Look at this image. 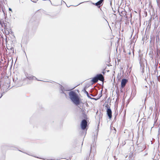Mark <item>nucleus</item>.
<instances>
[{
  "label": "nucleus",
  "mask_w": 160,
  "mask_h": 160,
  "mask_svg": "<svg viewBox=\"0 0 160 160\" xmlns=\"http://www.w3.org/2000/svg\"><path fill=\"white\" fill-rule=\"evenodd\" d=\"M2 95H1V96L0 97V98L2 97Z\"/></svg>",
  "instance_id": "nucleus-11"
},
{
  "label": "nucleus",
  "mask_w": 160,
  "mask_h": 160,
  "mask_svg": "<svg viewBox=\"0 0 160 160\" xmlns=\"http://www.w3.org/2000/svg\"><path fill=\"white\" fill-rule=\"evenodd\" d=\"M107 114L109 119H111L112 117V111L110 108H108L107 110Z\"/></svg>",
  "instance_id": "nucleus-4"
},
{
  "label": "nucleus",
  "mask_w": 160,
  "mask_h": 160,
  "mask_svg": "<svg viewBox=\"0 0 160 160\" xmlns=\"http://www.w3.org/2000/svg\"><path fill=\"white\" fill-rule=\"evenodd\" d=\"M98 80H99L103 82L104 78L103 76L101 74H98L96 75Z\"/></svg>",
  "instance_id": "nucleus-3"
},
{
  "label": "nucleus",
  "mask_w": 160,
  "mask_h": 160,
  "mask_svg": "<svg viewBox=\"0 0 160 160\" xmlns=\"http://www.w3.org/2000/svg\"><path fill=\"white\" fill-rule=\"evenodd\" d=\"M70 98L75 104L78 105L79 103V99L78 95L73 91H71L69 93Z\"/></svg>",
  "instance_id": "nucleus-1"
},
{
  "label": "nucleus",
  "mask_w": 160,
  "mask_h": 160,
  "mask_svg": "<svg viewBox=\"0 0 160 160\" xmlns=\"http://www.w3.org/2000/svg\"><path fill=\"white\" fill-rule=\"evenodd\" d=\"M98 81V78L96 76L95 77L92 78L91 80L92 82L93 83L97 82Z\"/></svg>",
  "instance_id": "nucleus-6"
},
{
  "label": "nucleus",
  "mask_w": 160,
  "mask_h": 160,
  "mask_svg": "<svg viewBox=\"0 0 160 160\" xmlns=\"http://www.w3.org/2000/svg\"><path fill=\"white\" fill-rule=\"evenodd\" d=\"M63 91L62 90V92H61V93H63Z\"/></svg>",
  "instance_id": "nucleus-10"
},
{
  "label": "nucleus",
  "mask_w": 160,
  "mask_h": 160,
  "mask_svg": "<svg viewBox=\"0 0 160 160\" xmlns=\"http://www.w3.org/2000/svg\"><path fill=\"white\" fill-rule=\"evenodd\" d=\"M87 125V122L86 120L85 119L83 120L81 123V128L82 130H84Z\"/></svg>",
  "instance_id": "nucleus-2"
},
{
  "label": "nucleus",
  "mask_w": 160,
  "mask_h": 160,
  "mask_svg": "<svg viewBox=\"0 0 160 160\" xmlns=\"http://www.w3.org/2000/svg\"><path fill=\"white\" fill-rule=\"evenodd\" d=\"M127 81V80L125 79H123L122 80L121 84V87L122 88L124 87V86H125Z\"/></svg>",
  "instance_id": "nucleus-5"
},
{
  "label": "nucleus",
  "mask_w": 160,
  "mask_h": 160,
  "mask_svg": "<svg viewBox=\"0 0 160 160\" xmlns=\"http://www.w3.org/2000/svg\"><path fill=\"white\" fill-rule=\"evenodd\" d=\"M87 94H88V92H87Z\"/></svg>",
  "instance_id": "nucleus-12"
},
{
  "label": "nucleus",
  "mask_w": 160,
  "mask_h": 160,
  "mask_svg": "<svg viewBox=\"0 0 160 160\" xmlns=\"http://www.w3.org/2000/svg\"><path fill=\"white\" fill-rule=\"evenodd\" d=\"M9 11H11L12 12V9L11 8H9Z\"/></svg>",
  "instance_id": "nucleus-9"
},
{
  "label": "nucleus",
  "mask_w": 160,
  "mask_h": 160,
  "mask_svg": "<svg viewBox=\"0 0 160 160\" xmlns=\"http://www.w3.org/2000/svg\"><path fill=\"white\" fill-rule=\"evenodd\" d=\"M103 0H100L95 3V5L96 6H98L100 5L103 2Z\"/></svg>",
  "instance_id": "nucleus-8"
},
{
  "label": "nucleus",
  "mask_w": 160,
  "mask_h": 160,
  "mask_svg": "<svg viewBox=\"0 0 160 160\" xmlns=\"http://www.w3.org/2000/svg\"><path fill=\"white\" fill-rule=\"evenodd\" d=\"M27 78L29 79H36V78L32 75L29 76L27 77Z\"/></svg>",
  "instance_id": "nucleus-7"
}]
</instances>
